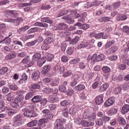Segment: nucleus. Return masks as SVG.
Here are the masks:
<instances>
[{
	"mask_svg": "<svg viewBox=\"0 0 129 129\" xmlns=\"http://www.w3.org/2000/svg\"><path fill=\"white\" fill-rule=\"evenodd\" d=\"M55 129H64V126L63 125V122L60 119H57L55 122Z\"/></svg>",
	"mask_w": 129,
	"mask_h": 129,
	"instance_id": "obj_1",
	"label": "nucleus"
},
{
	"mask_svg": "<svg viewBox=\"0 0 129 129\" xmlns=\"http://www.w3.org/2000/svg\"><path fill=\"white\" fill-rule=\"evenodd\" d=\"M24 115L27 117H35L37 116V113L33 110H27L24 112Z\"/></svg>",
	"mask_w": 129,
	"mask_h": 129,
	"instance_id": "obj_2",
	"label": "nucleus"
},
{
	"mask_svg": "<svg viewBox=\"0 0 129 129\" xmlns=\"http://www.w3.org/2000/svg\"><path fill=\"white\" fill-rule=\"evenodd\" d=\"M104 97V96H103V94L98 95V96L96 97L95 98V103L98 105H100L101 104H102L103 103V98Z\"/></svg>",
	"mask_w": 129,
	"mask_h": 129,
	"instance_id": "obj_3",
	"label": "nucleus"
},
{
	"mask_svg": "<svg viewBox=\"0 0 129 129\" xmlns=\"http://www.w3.org/2000/svg\"><path fill=\"white\" fill-rule=\"evenodd\" d=\"M43 85L42 82H39L36 84H32L29 86L30 89H40L41 86Z\"/></svg>",
	"mask_w": 129,
	"mask_h": 129,
	"instance_id": "obj_4",
	"label": "nucleus"
},
{
	"mask_svg": "<svg viewBox=\"0 0 129 129\" xmlns=\"http://www.w3.org/2000/svg\"><path fill=\"white\" fill-rule=\"evenodd\" d=\"M31 78L34 80H38L40 78V72L38 70L34 71L32 74Z\"/></svg>",
	"mask_w": 129,
	"mask_h": 129,
	"instance_id": "obj_5",
	"label": "nucleus"
},
{
	"mask_svg": "<svg viewBox=\"0 0 129 129\" xmlns=\"http://www.w3.org/2000/svg\"><path fill=\"white\" fill-rule=\"evenodd\" d=\"M115 102V99L114 98L111 97L109 98L105 103L104 105L106 106V107H108L111 105H112L113 103Z\"/></svg>",
	"mask_w": 129,
	"mask_h": 129,
	"instance_id": "obj_6",
	"label": "nucleus"
},
{
	"mask_svg": "<svg viewBox=\"0 0 129 129\" xmlns=\"http://www.w3.org/2000/svg\"><path fill=\"white\" fill-rule=\"evenodd\" d=\"M68 28V25L65 23H60L57 24L56 26L55 30H66Z\"/></svg>",
	"mask_w": 129,
	"mask_h": 129,
	"instance_id": "obj_7",
	"label": "nucleus"
},
{
	"mask_svg": "<svg viewBox=\"0 0 129 129\" xmlns=\"http://www.w3.org/2000/svg\"><path fill=\"white\" fill-rule=\"evenodd\" d=\"M50 69H51V67H50V66L47 65L44 66L41 71V74H43V75L48 74L49 71H50Z\"/></svg>",
	"mask_w": 129,
	"mask_h": 129,
	"instance_id": "obj_8",
	"label": "nucleus"
},
{
	"mask_svg": "<svg viewBox=\"0 0 129 129\" xmlns=\"http://www.w3.org/2000/svg\"><path fill=\"white\" fill-rule=\"evenodd\" d=\"M48 120L45 118L40 119L38 122V123L40 125V128H43V127H46V125L45 123H47Z\"/></svg>",
	"mask_w": 129,
	"mask_h": 129,
	"instance_id": "obj_9",
	"label": "nucleus"
},
{
	"mask_svg": "<svg viewBox=\"0 0 129 129\" xmlns=\"http://www.w3.org/2000/svg\"><path fill=\"white\" fill-rule=\"evenodd\" d=\"M120 6V3L116 2L114 4H113L112 6H108V8L106 7V9H108L109 10H112V8H113V10H116V9H118V8H119Z\"/></svg>",
	"mask_w": 129,
	"mask_h": 129,
	"instance_id": "obj_10",
	"label": "nucleus"
},
{
	"mask_svg": "<svg viewBox=\"0 0 129 129\" xmlns=\"http://www.w3.org/2000/svg\"><path fill=\"white\" fill-rule=\"evenodd\" d=\"M31 100L34 103H38V102L42 101V96L41 95L35 96Z\"/></svg>",
	"mask_w": 129,
	"mask_h": 129,
	"instance_id": "obj_11",
	"label": "nucleus"
},
{
	"mask_svg": "<svg viewBox=\"0 0 129 129\" xmlns=\"http://www.w3.org/2000/svg\"><path fill=\"white\" fill-rule=\"evenodd\" d=\"M75 91H82V90H84L85 89V85L84 84H79L74 88Z\"/></svg>",
	"mask_w": 129,
	"mask_h": 129,
	"instance_id": "obj_12",
	"label": "nucleus"
},
{
	"mask_svg": "<svg viewBox=\"0 0 129 129\" xmlns=\"http://www.w3.org/2000/svg\"><path fill=\"white\" fill-rule=\"evenodd\" d=\"M128 111H129V105L125 104L122 106L121 112L123 114H125V113H127Z\"/></svg>",
	"mask_w": 129,
	"mask_h": 129,
	"instance_id": "obj_13",
	"label": "nucleus"
},
{
	"mask_svg": "<svg viewBox=\"0 0 129 129\" xmlns=\"http://www.w3.org/2000/svg\"><path fill=\"white\" fill-rule=\"evenodd\" d=\"M62 19L63 20H66V23H67L69 25H71V24H73L74 23V20L69 18L68 16H63Z\"/></svg>",
	"mask_w": 129,
	"mask_h": 129,
	"instance_id": "obj_14",
	"label": "nucleus"
},
{
	"mask_svg": "<svg viewBox=\"0 0 129 129\" xmlns=\"http://www.w3.org/2000/svg\"><path fill=\"white\" fill-rule=\"evenodd\" d=\"M41 54L40 52H36L32 57V60L34 61L37 62V61L41 59Z\"/></svg>",
	"mask_w": 129,
	"mask_h": 129,
	"instance_id": "obj_15",
	"label": "nucleus"
},
{
	"mask_svg": "<svg viewBox=\"0 0 129 129\" xmlns=\"http://www.w3.org/2000/svg\"><path fill=\"white\" fill-rule=\"evenodd\" d=\"M41 22L42 23H47V24H50L52 25L53 24V20L50 19L48 17H43L41 19Z\"/></svg>",
	"mask_w": 129,
	"mask_h": 129,
	"instance_id": "obj_16",
	"label": "nucleus"
},
{
	"mask_svg": "<svg viewBox=\"0 0 129 129\" xmlns=\"http://www.w3.org/2000/svg\"><path fill=\"white\" fill-rule=\"evenodd\" d=\"M7 22L11 23V24H14L15 26H19L20 25V20L19 19H8L7 20Z\"/></svg>",
	"mask_w": 129,
	"mask_h": 129,
	"instance_id": "obj_17",
	"label": "nucleus"
},
{
	"mask_svg": "<svg viewBox=\"0 0 129 129\" xmlns=\"http://www.w3.org/2000/svg\"><path fill=\"white\" fill-rule=\"evenodd\" d=\"M12 39L10 37H6L2 41H0V44H6V45H9L11 44Z\"/></svg>",
	"mask_w": 129,
	"mask_h": 129,
	"instance_id": "obj_18",
	"label": "nucleus"
},
{
	"mask_svg": "<svg viewBox=\"0 0 129 129\" xmlns=\"http://www.w3.org/2000/svg\"><path fill=\"white\" fill-rule=\"evenodd\" d=\"M29 29H30V26H25L18 29L17 30V32L18 33H19V34H22V33H24V32H26V31H27V30H29Z\"/></svg>",
	"mask_w": 129,
	"mask_h": 129,
	"instance_id": "obj_19",
	"label": "nucleus"
},
{
	"mask_svg": "<svg viewBox=\"0 0 129 129\" xmlns=\"http://www.w3.org/2000/svg\"><path fill=\"white\" fill-rule=\"evenodd\" d=\"M100 79L99 78H97L96 79V81L94 82L92 84V88L93 89H96V88H97L98 87V85L100 84Z\"/></svg>",
	"mask_w": 129,
	"mask_h": 129,
	"instance_id": "obj_20",
	"label": "nucleus"
},
{
	"mask_svg": "<svg viewBox=\"0 0 129 129\" xmlns=\"http://www.w3.org/2000/svg\"><path fill=\"white\" fill-rule=\"evenodd\" d=\"M24 118V115L23 114H18L14 117V120L15 121H22V119Z\"/></svg>",
	"mask_w": 129,
	"mask_h": 129,
	"instance_id": "obj_21",
	"label": "nucleus"
},
{
	"mask_svg": "<svg viewBox=\"0 0 129 129\" xmlns=\"http://www.w3.org/2000/svg\"><path fill=\"white\" fill-rule=\"evenodd\" d=\"M117 20L118 21H124L127 19V16L125 15H121L118 14L116 16Z\"/></svg>",
	"mask_w": 129,
	"mask_h": 129,
	"instance_id": "obj_22",
	"label": "nucleus"
},
{
	"mask_svg": "<svg viewBox=\"0 0 129 129\" xmlns=\"http://www.w3.org/2000/svg\"><path fill=\"white\" fill-rule=\"evenodd\" d=\"M88 46V42L86 41H84L81 42L80 44L78 46V49H81L82 48H86Z\"/></svg>",
	"mask_w": 129,
	"mask_h": 129,
	"instance_id": "obj_23",
	"label": "nucleus"
},
{
	"mask_svg": "<svg viewBox=\"0 0 129 129\" xmlns=\"http://www.w3.org/2000/svg\"><path fill=\"white\" fill-rule=\"evenodd\" d=\"M91 115V112L87 111H85L83 114V117L84 119H89Z\"/></svg>",
	"mask_w": 129,
	"mask_h": 129,
	"instance_id": "obj_24",
	"label": "nucleus"
},
{
	"mask_svg": "<svg viewBox=\"0 0 129 129\" xmlns=\"http://www.w3.org/2000/svg\"><path fill=\"white\" fill-rule=\"evenodd\" d=\"M109 85L107 83H105L102 85L100 88V92H103V91H105L107 88H108V86Z\"/></svg>",
	"mask_w": 129,
	"mask_h": 129,
	"instance_id": "obj_25",
	"label": "nucleus"
},
{
	"mask_svg": "<svg viewBox=\"0 0 129 129\" xmlns=\"http://www.w3.org/2000/svg\"><path fill=\"white\" fill-rule=\"evenodd\" d=\"M80 61V58H74L70 60L69 63L71 65H74L75 64H77V63H79Z\"/></svg>",
	"mask_w": 129,
	"mask_h": 129,
	"instance_id": "obj_26",
	"label": "nucleus"
},
{
	"mask_svg": "<svg viewBox=\"0 0 129 129\" xmlns=\"http://www.w3.org/2000/svg\"><path fill=\"white\" fill-rule=\"evenodd\" d=\"M118 120L119 123H120V124L124 125V124H126V121H125V119H124V118H123V117H122L121 116L118 117Z\"/></svg>",
	"mask_w": 129,
	"mask_h": 129,
	"instance_id": "obj_27",
	"label": "nucleus"
},
{
	"mask_svg": "<svg viewBox=\"0 0 129 129\" xmlns=\"http://www.w3.org/2000/svg\"><path fill=\"white\" fill-rule=\"evenodd\" d=\"M6 14L7 15V17H15L16 13H15V11L14 10H9L6 11Z\"/></svg>",
	"mask_w": 129,
	"mask_h": 129,
	"instance_id": "obj_28",
	"label": "nucleus"
},
{
	"mask_svg": "<svg viewBox=\"0 0 129 129\" xmlns=\"http://www.w3.org/2000/svg\"><path fill=\"white\" fill-rule=\"evenodd\" d=\"M102 70L103 73H109V72H110V71H111L110 68H109V67H107V66H103L102 68Z\"/></svg>",
	"mask_w": 129,
	"mask_h": 129,
	"instance_id": "obj_29",
	"label": "nucleus"
},
{
	"mask_svg": "<svg viewBox=\"0 0 129 129\" xmlns=\"http://www.w3.org/2000/svg\"><path fill=\"white\" fill-rule=\"evenodd\" d=\"M6 98L7 101L11 102L12 100H14V98H15V97H14V96L13 94H12V93H10L6 95Z\"/></svg>",
	"mask_w": 129,
	"mask_h": 129,
	"instance_id": "obj_30",
	"label": "nucleus"
},
{
	"mask_svg": "<svg viewBox=\"0 0 129 129\" xmlns=\"http://www.w3.org/2000/svg\"><path fill=\"white\" fill-rule=\"evenodd\" d=\"M115 43V41L114 40H110L108 42H107L106 45H105V49H107V48H109L110 46L112 45H113Z\"/></svg>",
	"mask_w": 129,
	"mask_h": 129,
	"instance_id": "obj_31",
	"label": "nucleus"
},
{
	"mask_svg": "<svg viewBox=\"0 0 129 129\" xmlns=\"http://www.w3.org/2000/svg\"><path fill=\"white\" fill-rule=\"evenodd\" d=\"M70 104H71L70 100H64L60 102V104L62 106H66V105H69Z\"/></svg>",
	"mask_w": 129,
	"mask_h": 129,
	"instance_id": "obj_32",
	"label": "nucleus"
},
{
	"mask_svg": "<svg viewBox=\"0 0 129 129\" xmlns=\"http://www.w3.org/2000/svg\"><path fill=\"white\" fill-rule=\"evenodd\" d=\"M16 52H12L6 56V58H8L9 60H11V59H14V58H16Z\"/></svg>",
	"mask_w": 129,
	"mask_h": 129,
	"instance_id": "obj_33",
	"label": "nucleus"
},
{
	"mask_svg": "<svg viewBox=\"0 0 129 129\" xmlns=\"http://www.w3.org/2000/svg\"><path fill=\"white\" fill-rule=\"evenodd\" d=\"M48 101L52 103L56 102V101H57V98H56V96L54 95L49 96L48 97Z\"/></svg>",
	"mask_w": 129,
	"mask_h": 129,
	"instance_id": "obj_34",
	"label": "nucleus"
},
{
	"mask_svg": "<svg viewBox=\"0 0 129 129\" xmlns=\"http://www.w3.org/2000/svg\"><path fill=\"white\" fill-rule=\"evenodd\" d=\"M39 30V28L38 27H34L30 29L28 31H27V34H31L32 33H35V32H38Z\"/></svg>",
	"mask_w": 129,
	"mask_h": 129,
	"instance_id": "obj_35",
	"label": "nucleus"
},
{
	"mask_svg": "<svg viewBox=\"0 0 129 129\" xmlns=\"http://www.w3.org/2000/svg\"><path fill=\"white\" fill-rule=\"evenodd\" d=\"M79 41V37L78 36H76L75 38H74L71 41H70V44H72V45H76L77 44Z\"/></svg>",
	"mask_w": 129,
	"mask_h": 129,
	"instance_id": "obj_36",
	"label": "nucleus"
},
{
	"mask_svg": "<svg viewBox=\"0 0 129 129\" xmlns=\"http://www.w3.org/2000/svg\"><path fill=\"white\" fill-rule=\"evenodd\" d=\"M97 62H99L100 61H103V60L105 59V56L103 54H99L97 56Z\"/></svg>",
	"mask_w": 129,
	"mask_h": 129,
	"instance_id": "obj_37",
	"label": "nucleus"
},
{
	"mask_svg": "<svg viewBox=\"0 0 129 129\" xmlns=\"http://www.w3.org/2000/svg\"><path fill=\"white\" fill-rule=\"evenodd\" d=\"M58 90L62 92V93H65L67 90L66 89V87L64 86L63 85H60L58 87Z\"/></svg>",
	"mask_w": 129,
	"mask_h": 129,
	"instance_id": "obj_38",
	"label": "nucleus"
},
{
	"mask_svg": "<svg viewBox=\"0 0 129 129\" xmlns=\"http://www.w3.org/2000/svg\"><path fill=\"white\" fill-rule=\"evenodd\" d=\"M37 123H38V121H37V120H34L28 123L27 126H35V125H36Z\"/></svg>",
	"mask_w": 129,
	"mask_h": 129,
	"instance_id": "obj_39",
	"label": "nucleus"
},
{
	"mask_svg": "<svg viewBox=\"0 0 129 129\" xmlns=\"http://www.w3.org/2000/svg\"><path fill=\"white\" fill-rule=\"evenodd\" d=\"M28 79V77L27 76V75L25 73H23L22 75V79L19 81V83H23V80L24 81H26Z\"/></svg>",
	"mask_w": 129,
	"mask_h": 129,
	"instance_id": "obj_40",
	"label": "nucleus"
},
{
	"mask_svg": "<svg viewBox=\"0 0 129 129\" xmlns=\"http://www.w3.org/2000/svg\"><path fill=\"white\" fill-rule=\"evenodd\" d=\"M110 53L112 54L117 51V46H112L109 48Z\"/></svg>",
	"mask_w": 129,
	"mask_h": 129,
	"instance_id": "obj_41",
	"label": "nucleus"
},
{
	"mask_svg": "<svg viewBox=\"0 0 129 129\" xmlns=\"http://www.w3.org/2000/svg\"><path fill=\"white\" fill-rule=\"evenodd\" d=\"M24 96L22 95H20L17 96L15 98V101H18V102H21L22 100H24Z\"/></svg>",
	"mask_w": 129,
	"mask_h": 129,
	"instance_id": "obj_42",
	"label": "nucleus"
},
{
	"mask_svg": "<svg viewBox=\"0 0 129 129\" xmlns=\"http://www.w3.org/2000/svg\"><path fill=\"white\" fill-rule=\"evenodd\" d=\"M53 41H54V40L52 38L48 37L44 40L43 43H45L47 44H51V43H52Z\"/></svg>",
	"mask_w": 129,
	"mask_h": 129,
	"instance_id": "obj_43",
	"label": "nucleus"
},
{
	"mask_svg": "<svg viewBox=\"0 0 129 129\" xmlns=\"http://www.w3.org/2000/svg\"><path fill=\"white\" fill-rule=\"evenodd\" d=\"M34 96V95L33 94L32 92H29L28 93L26 96H25V99L26 100H29V99H31V98H32V97Z\"/></svg>",
	"mask_w": 129,
	"mask_h": 129,
	"instance_id": "obj_44",
	"label": "nucleus"
},
{
	"mask_svg": "<svg viewBox=\"0 0 129 129\" xmlns=\"http://www.w3.org/2000/svg\"><path fill=\"white\" fill-rule=\"evenodd\" d=\"M42 50H48V49H49L50 48V45L46 43H44V44H43L41 45V47Z\"/></svg>",
	"mask_w": 129,
	"mask_h": 129,
	"instance_id": "obj_45",
	"label": "nucleus"
},
{
	"mask_svg": "<svg viewBox=\"0 0 129 129\" xmlns=\"http://www.w3.org/2000/svg\"><path fill=\"white\" fill-rule=\"evenodd\" d=\"M37 43H38V40H35L33 41L27 43L26 46H28V47H31V46H34V45H36Z\"/></svg>",
	"mask_w": 129,
	"mask_h": 129,
	"instance_id": "obj_46",
	"label": "nucleus"
},
{
	"mask_svg": "<svg viewBox=\"0 0 129 129\" xmlns=\"http://www.w3.org/2000/svg\"><path fill=\"white\" fill-rule=\"evenodd\" d=\"M73 52H74V48H73V47H69L67 49V53L68 55H71V54H72V53H73Z\"/></svg>",
	"mask_w": 129,
	"mask_h": 129,
	"instance_id": "obj_47",
	"label": "nucleus"
},
{
	"mask_svg": "<svg viewBox=\"0 0 129 129\" xmlns=\"http://www.w3.org/2000/svg\"><path fill=\"white\" fill-rule=\"evenodd\" d=\"M9 71V69L8 67H4L1 70H0V74H5Z\"/></svg>",
	"mask_w": 129,
	"mask_h": 129,
	"instance_id": "obj_48",
	"label": "nucleus"
},
{
	"mask_svg": "<svg viewBox=\"0 0 129 129\" xmlns=\"http://www.w3.org/2000/svg\"><path fill=\"white\" fill-rule=\"evenodd\" d=\"M10 105L13 108H19V107H20V106L18 104V103H16L15 102H12Z\"/></svg>",
	"mask_w": 129,
	"mask_h": 129,
	"instance_id": "obj_49",
	"label": "nucleus"
},
{
	"mask_svg": "<svg viewBox=\"0 0 129 129\" xmlns=\"http://www.w3.org/2000/svg\"><path fill=\"white\" fill-rule=\"evenodd\" d=\"M69 113L71 115L75 114V113H76V109L75 108L71 107L69 109Z\"/></svg>",
	"mask_w": 129,
	"mask_h": 129,
	"instance_id": "obj_50",
	"label": "nucleus"
},
{
	"mask_svg": "<svg viewBox=\"0 0 129 129\" xmlns=\"http://www.w3.org/2000/svg\"><path fill=\"white\" fill-rule=\"evenodd\" d=\"M58 84H59V81L57 80H54L53 81H51L50 83V85L51 86L54 87V86H58Z\"/></svg>",
	"mask_w": 129,
	"mask_h": 129,
	"instance_id": "obj_51",
	"label": "nucleus"
},
{
	"mask_svg": "<svg viewBox=\"0 0 129 129\" xmlns=\"http://www.w3.org/2000/svg\"><path fill=\"white\" fill-rule=\"evenodd\" d=\"M30 62V56H28L22 60L23 64H27Z\"/></svg>",
	"mask_w": 129,
	"mask_h": 129,
	"instance_id": "obj_52",
	"label": "nucleus"
},
{
	"mask_svg": "<svg viewBox=\"0 0 129 129\" xmlns=\"http://www.w3.org/2000/svg\"><path fill=\"white\" fill-rule=\"evenodd\" d=\"M46 58L47 59V61H51L54 59V55L51 53H48L46 56Z\"/></svg>",
	"mask_w": 129,
	"mask_h": 129,
	"instance_id": "obj_53",
	"label": "nucleus"
},
{
	"mask_svg": "<svg viewBox=\"0 0 129 129\" xmlns=\"http://www.w3.org/2000/svg\"><path fill=\"white\" fill-rule=\"evenodd\" d=\"M67 13H68V11L67 10H61L58 13V17H62V16L66 15Z\"/></svg>",
	"mask_w": 129,
	"mask_h": 129,
	"instance_id": "obj_54",
	"label": "nucleus"
},
{
	"mask_svg": "<svg viewBox=\"0 0 129 129\" xmlns=\"http://www.w3.org/2000/svg\"><path fill=\"white\" fill-rule=\"evenodd\" d=\"M96 118V114L95 113H91V115L90 116L89 118V120H91V121H92L93 120H95Z\"/></svg>",
	"mask_w": 129,
	"mask_h": 129,
	"instance_id": "obj_55",
	"label": "nucleus"
},
{
	"mask_svg": "<svg viewBox=\"0 0 129 129\" xmlns=\"http://www.w3.org/2000/svg\"><path fill=\"white\" fill-rule=\"evenodd\" d=\"M110 113L112 115L116 114L117 113V109L113 108L110 109Z\"/></svg>",
	"mask_w": 129,
	"mask_h": 129,
	"instance_id": "obj_56",
	"label": "nucleus"
},
{
	"mask_svg": "<svg viewBox=\"0 0 129 129\" xmlns=\"http://www.w3.org/2000/svg\"><path fill=\"white\" fill-rule=\"evenodd\" d=\"M96 124L97 125H102L103 124V121L102 118L99 119L96 121Z\"/></svg>",
	"mask_w": 129,
	"mask_h": 129,
	"instance_id": "obj_57",
	"label": "nucleus"
},
{
	"mask_svg": "<svg viewBox=\"0 0 129 129\" xmlns=\"http://www.w3.org/2000/svg\"><path fill=\"white\" fill-rule=\"evenodd\" d=\"M74 93V91L73 89H69L67 91V94L69 96H72Z\"/></svg>",
	"mask_w": 129,
	"mask_h": 129,
	"instance_id": "obj_58",
	"label": "nucleus"
},
{
	"mask_svg": "<svg viewBox=\"0 0 129 129\" xmlns=\"http://www.w3.org/2000/svg\"><path fill=\"white\" fill-rule=\"evenodd\" d=\"M62 115L64 117H67L68 116V108H64L62 111Z\"/></svg>",
	"mask_w": 129,
	"mask_h": 129,
	"instance_id": "obj_59",
	"label": "nucleus"
},
{
	"mask_svg": "<svg viewBox=\"0 0 129 129\" xmlns=\"http://www.w3.org/2000/svg\"><path fill=\"white\" fill-rule=\"evenodd\" d=\"M96 61H97V54H94L91 57V62L94 63Z\"/></svg>",
	"mask_w": 129,
	"mask_h": 129,
	"instance_id": "obj_60",
	"label": "nucleus"
},
{
	"mask_svg": "<svg viewBox=\"0 0 129 129\" xmlns=\"http://www.w3.org/2000/svg\"><path fill=\"white\" fill-rule=\"evenodd\" d=\"M102 120H103L104 122H107L109 121L110 120V119H111V118H110V117H107V116H105L102 117Z\"/></svg>",
	"mask_w": 129,
	"mask_h": 129,
	"instance_id": "obj_61",
	"label": "nucleus"
},
{
	"mask_svg": "<svg viewBox=\"0 0 129 129\" xmlns=\"http://www.w3.org/2000/svg\"><path fill=\"white\" fill-rule=\"evenodd\" d=\"M96 39H100V38H102L103 39H106V38L103 37V33H98L95 36Z\"/></svg>",
	"mask_w": 129,
	"mask_h": 129,
	"instance_id": "obj_62",
	"label": "nucleus"
},
{
	"mask_svg": "<svg viewBox=\"0 0 129 129\" xmlns=\"http://www.w3.org/2000/svg\"><path fill=\"white\" fill-rule=\"evenodd\" d=\"M82 121V120L80 119V118H77L75 119L74 122L76 123V124H78L79 125H80L81 124V122Z\"/></svg>",
	"mask_w": 129,
	"mask_h": 129,
	"instance_id": "obj_63",
	"label": "nucleus"
},
{
	"mask_svg": "<svg viewBox=\"0 0 129 129\" xmlns=\"http://www.w3.org/2000/svg\"><path fill=\"white\" fill-rule=\"evenodd\" d=\"M73 78L75 81H78L80 79V76L79 75L75 74L73 76Z\"/></svg>",
	"mask_w": 129,
	"mask_h": 129,
	"instance_id": "obj_64",
	"label": "nucleus"
}]
</instances>
